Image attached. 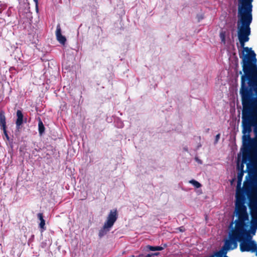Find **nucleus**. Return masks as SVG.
I'll use <instances>...</instances> for the list:
<instances>
[{
    "mask_svg": "<svg viewBox=\"0 0 257 257\" xmlns=\"http://www.w3.org/2000/svg\"><path fill=\"white\" fill-rule=\"evenodd\" d=\"M38 129L40 135H42L44 133L45 128L42 121L40 119L38 123Z\"/></svg>",
    "mask_w": 257,
    "mask_h": 257,
    "instance_id": "13",
    "label": "nucleus"
},
{
    "mask_svg": "<svg viewBox=\"0 0 257 257\" xmlns=\"http://www.w3.org/2000/svg\"><path fill=\"white\" fill-rule=\"evenodd\" d=\"M34 1L35 2L36 5L37 6L38 3V0H34Z\"/></svg>",
    "mask_w": 257,
    "mask_h": 257,
    "instance_id": "18",
    "label": "nucleus"
},
{
    "mask_svg": "<svg viewBox=\"0 0 257 257\" xmlns=\"http://www.w3.org/2000/svg\"><path fill=\"white\" fill-rule=\"evenodd\" d=\"M152 255V254H148L147 255H146V257H151Z\"/></svg>",
    "mask_w": 257,
    "mask_h": 257,
    "instance_id": "19",
    "label": "nucleus"
},
{
    "mask_svg": "<svg viewBox=\"0 0 257 257\" xmlns=\"http://www.w3.org/2000/svg\"><path fill=\"white\" fill-rule=\"evenodd\" d=\"M219 36L220 37L221 42L225 43V32H221L220 33Z\"/></svg>",
    "mask_w": 257,
    "mask_h": 257,
    "instance_id": "15",
    "label": "nucleus"
},
{
    "mask_svg": "<svg viewBox=\"0 0 257 257\" xmlns=\"http://www.w3.org/2000/svg\"><path fill=\"white\" fill-rule=\"evenodd\" d=\"M254 252H255V255L256 256H257V248L256 249Z\"/></svg>",
    "mask_w": 257,
    "mask_h": 257,
    "instance_id": "21",
    "label": "nucleus"
},
{
    "mask_svg": "<svg viewBox=\"0 0 257 257\" xmlns=\"http://www.w3.org/2000/svg\"><path fill=\"white\" fill-rule=\"evenodd\" d=\"M209 257H214V256L213 255H211V256H210Z\"/></svg>",
    "mask_w": 257,
    "mask_h": 257,
    "instance_id": "22",
    "label": "nucleus"
},
{
    "mask_svg": "<svg viewBox=\"0 0 257 257\" xmlns=\"http://www.w3.org/2000/svg\"><path fill=\"white\" fill-rule=\"evenodd\" d=\"M38 218L40 220L39 223V227L42 229L41 231L43 232L46 229L45 227V220L43 218V215L42 213H39L37 215Z\"/></svg>",
    "mask_w": 257,
    "mask_h": 257,
    "instance_id": "11",
    "label": "nucleus"
},
{
    "mask_svg": "<svg viewBox=\"0 0 257 257\" xmlns=\"http://www.w3.org/2000/svg\"><path fill=\"white\" fill-rule=\"evenodd\" d=\"M189 183L192 184L196 188H198L201 187V185L200 183L195 180H191L189 181Z\"/></svg>",
    "mask_w": 257,
    "mask_h": 257,
    "instance_id": "14",
    "label": "nucleus"
},
{
    "mask_svg": "<svg viewBox=\"0 0 257 257\" xmlns=\"http://www.w3.org/2000/svg\"><path fill=\"white\" fill-rule=\"evenodd\" d=\"M166 247H167V245L166 244H165L164 245L163 247L160 246H151V245L147 246V248H149L151 251L162 250Z\"/></svg>",
    "mask_w": 257,
    "mask_h": 257,
    "instance_id": "12",
    "label": "nucleus"
},
{
    "mask_svg": "<svg viewBox=\"0 0 257 257\" xmlns=\"http://www.w3.org/2000/svg\"><path fill=\"white\" fill-rule=\"evenodd\" d=\"M220 135L219 134L216 135L215 139V143H217L218 142V141L220 139Z\"/></svg>",
    "mask_w": 257,
    "mask_h": 257,
    "instance_id": "16",
    "label": "nucleus"
},
{
    "mask_svg": "<svg viewBox=\"0 0 257 257\" xmlns=\"http://www.w3.org/2000/svg\"><path fill=\"white\" fill-rule=\"evenodd\" d=\"M229 240H230L229 238L225 240L224 244L221 249L215 253L216 257H228L226 256L227 251L237 248V247H235L234 243L232 241L228 242Z\"/></svg>",
    "mask_w": 257,
    "mask_h": 257,
    "instance_id": "6",
    "label": "nucleus"
},
{
    "mask_svg": "<svg viewBox=\"0 0 257 257\" xmlns=\"http://www.w3.org/2000/svg\"><path fill=\"white\" fill-rule=\"evenodd\" d=\"M179 230L181 232H183L185 230V229L183 226L179 227Z\"/></svg>",
    "mask_w": 257,
    "mask_h": 257,
    "instance_id": "17",
    "label": "nucleus"
},
{
    "mask_svg": "<svg viewBox=\"0 0 257 257\" xmlns=\"http://www.w3.org/2000/svg\"><path fill=\"white\" fill-rule=\"evenodd\" d=\"M244 173V171H240L237 174V191L236 193L237 192H239L240 193H242V194L244 195V198H245V196H246V195L245 194V193L242 191L243 188L241 189V182L242 180L243 176ZM236 196H237V194H236ZM236 198V196H235Z\"/></svg>",
    "mask_w": 257,
    "mask_h": 257,
    "instance_id": "9",
    "label": "nucleus"
},
{
    "mask_svg": "<svg viewBox=\"0 0 257 257\" xmlns=\"http://www.w3.org/2000/svg\"><path fill=\"white\" fill-rule=\"evenodd\" d=\"M118 215L116 209L111 210L108 215L106 220L102 228L99 231L98 235L102 237L105 235L113 226L117 219Z\"/></svg>",
    "mask_w": 257,
    "mask_h": 257,
    "instance_id": "4",
    "label": "nucleus"
},
{
    "mask_svg": "<svg viewBox=\"0 0 257 257\" xmlns=\"http://www.w3.org/2000/svg\"><path fill=\"white\" fill-rule=\"evenodd\" d=\"M249 175V179L244 183L242 191L246 195L250 211L251 220L247 231L253 236L257 230V170Z\"/></svg>",
    "mask_w": 257,
    "mask_h": 257,
    "instance_id": "3",
    "label": "nucleus"
},
{
    "mask_svg": "<svg viewBox=\"0 0 257 257\" xmlns=\"http://www.w3.org/2000/svg\"><path fill=\"white\" fill-rule=\"evenodd\" d=\"M0 126L1 129L3 131L4 134L7 141H9L10 138L7 131L6 118L4 110H1L0 111Z\"/></svg>",
    "mask_w": 257,
    "mask_h": 257,
    "instance_id": "8",
    "label": "nucleus"
},
{
    "mask_svg": "<svg viewBox=\"0 0 257 257\" xmlns=\"http://www.w3.org/2000/svg\"><path fill=\"white\" fill-rule=\"evenodd\" d=\"M239 94L242 105V163L239 171H244V165L248 171L243 183L249 178V174L257 170V67H242ZM244 184H243V186Z\"/></svg>",
    "mask_w": 257,
    "mask_h": 257,
    "instance_id": "1",
    "label": "nucleus"
},
{
    "mask_svg": "<svg viewBox=\"0 0 257 257\" xmlns=\"http://www.w3.org/2000/svg\"><path fill=\"white\" fill-rule=\"evenodd\" d=\"M244 203V195L242 193L237 192L234 211L236 219L230 223L229 226L231 229L228 238L230 240L228 242L232 241L235 247H237L238 241H254L252 240L253 236L247 231L249 226V219Z\"/></svg>",
    "mask_w": 257,
    "mask_h": 257,
    "instance_id": "2",
    "label": "nucleus"
},
{
    "mask_svg": "<svg viewBox=\"0 0 257 257\" xmlns=\"http://www.w3.org/2000/svg\"><path fill=\"white\" fill-rule=\"evenodd\" d=\"M56 36L57 38V40L58 42L61 44L64 45L66 41V39L65 36H63L61 34V29L59 24L57 26L56 31Z\"/></svg>",
    "mask_w": 257,
    "mask_h": 257,
    "instance_id": "10",
    "label": "nucleus"
},
{
    "mask_svg": "<svg viewBox=\"0 0 257 257\" xmlns=\"http://www.w3.org/2000/svg\"><path fill=\"white\" fill-rule=\"evenodd\" d=\"M240 243V250L241 252H254L257 248V243L255 241H238Z\"/></svg>",
    "mask_w": 257,
    "mask_h": 257,
    "instance_id": "5",
    "label": "nucleus"
},
{
    "mask_svg": "<svg viewBox=\"0 0 257 257\" xmlns=\"http://www.w3.org/2000/svg\"><path fill=\"white\" fill-rule=\"evenodd\" d=\"M159 254V252H156V253H154V255H158Z\"/></svg>",
    "mask_w": 257,
    "mask_h": 257,
    "instance_id": "20",
    "label": "nucleus"
},
{
    "mask_svg": "<svg viewBox=\"0 0 257 257\" xmlns=\"http://www.w3.org/2000/svg\"><path fill=\"white\" fill-rule=\"evenodd\" d=\"M17 119L16 120V130L20 131L24 122H27V118H24V115L21 110H17L16 112Z\"/></svg>",
    "mask_w": 257,
    "mask_h": 257,
    "instance_id": "7",
    "label": "nucleus"
}]
</instances>
